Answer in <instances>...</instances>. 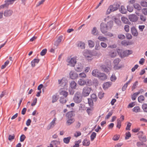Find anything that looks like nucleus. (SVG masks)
<instances>
[{"label": "nucleus", "mask_w": 147, "mask_h": 147, "mask_svg": "<svg viewBox=\"0 0 147 147\" xmlns=\"http://www.w3.org/2000/svg\"><path fill=\"white\" fill-rule=\"evenodd\" d=\"M47 50L46 49H43L40 53V55H45L46 53Z\"/></svg>", "instance_id": "e2e57ef3"}, {"label": "nucleus", "mask_w": 147, "mask_h": 147, "mask_svg": "<svg viewBox=\"0 0 147 147\" xmlns=\"http://www.w3.org/2000/svg\"><path fill=\"white\" fill-rule=\"evenodd\" d=\"M60 94L61 95H62L65 97H67L68 95V92L67 91L65 90H62L60 93Z\"/></svg>", "instance_id": "4c0bfd02"}, {"label": "nucleus", "mask_w": 147, "mask_h": 147, "mask_svg": "<svg viewBox=\"0 0 147 147\" xmlns=\"http://www.w3.org/2000/svg\"><path fill=\"white\" fill-rule=\"evenodd\" d=\"M140 109L139 106H135L132 109V111L135 113L140 112Z\"/></svg>", "instance_id": "2f4dec72"}, {"label": "nucleus", "mask_w": 147, "mask_h": 147, "mask_svg": "<svg viewBox=\"0 0 147 147\" xmlns=\"http://www.w3.org/2000/svg\"><path fill=\"white\" fill-rule=\"evenodd\" d=\"M52 102L53 103L57 101L59 98L57 97V95L56 94L52 96Z\"/></svg>", "instance_id": "bb28decb"}, {"label": "nucleus", "mask_w": 147, "mask_h": 147, "mask_svg": "<svg viewBox=\"0 0 147 147\" xmlns=\"http://www.w3.org/2000/svg\"><path fill=\"white\" fill-rule=\"evenodd\" d=\"M129 26L128 25H125L124 27V29L126 32H128L129 30Z\"/></svg>", "instance_id": "69168bd1"}, {"label": "nucleus", "mask_w": 147, "mask_h": 147, "mask_svg": "<svg viewBox=\"0 0 147 147\" xmlns=\"http://www.w3.org/2000/svg\"><path fill=\"white\" fill-rule=\"evenodd\" d=\"M144 97L143 95H140L138 98V101L140 103H142L144 100Z\"/></svg>", "instance_id": "c9c22d12"}, {"label": "nucleus", "mask_w": 147, "mask_h": 147, "mask_svg": "<svg viewBox=\"0 0 147 147\" xmlns=\"http://www.w3.org/2000/svg\"><path fill=\"white\" fill-rule=\"evenodd\" d=\"M113 23L112 21L108 22L107 23L103 22H102L100 26V29L102 33L105 34L107 31L111 30L113 26Z\"/></svg>", "instance_id": "f257e3e1"}, {"label": "nucleus", "mask_w": 147, "mask_h": 147, "mask_svg": "<svg viewBox=\"0 0 147 147\" xmlns=\"http://www.w3.org/2000/svg\"><path fill=\"white\" fill-rule=\"evenodd\" d=\"M75 121L74 119H67L66 123L68 125H69L73 123Z\"/></svg>", "instance_id": "c756f323"}, {"label": "nucleus", "mask_w": 147, "mask_h": 147, "mask_svg": "<svg viewBox=\"0 0 147 147\" xmlns=\"http://www.w3.org/2000/svg\"><path fill=\"white\" fill-rule=\"evenodd\" d=\"M83 67L82 64L78 63V65H76L75 68V70L77 72H80L82 71Z\"/></svg>", "instance_id": "9d476101"}, {"label": "nucleus", "mask_w": 147, "mask_h": 147, "mask_svg": "<svg viewBox=\"0 0 147 147\" xmlns=\"http://www.w3.org/2000/svg\"><path fill=\"white\" fill-rule=\"evenodd\" d=\"M100 48L99 45V42L98 41H96V46L95 47V49L96 50H99Z\"/></svg>", "instance_id": "8fccbe9b"}, {"label": "nucleus", "mask_w": 147, "mask_h": 147, "mask_svg": "<svg viewBox=\"0 0 147 147\" xmlns=\"http://www.w3.org/2000/svg\"><path fill=\"white\" fill-rule=\"evenodd\" d=\"M142 109L144 112L147 113V104H144L142 105Z\"/></svg>", "instance_id": "3c124183"}, {"label": "nucleus", "mask_w": 147, "mask_h": 147, "mask_svg": "<svg viewBox=\"0 0 147 147\" xmlns=\"http://www.w3.org/2000/svg\"><path fill=\"white\" fill-rule=\"evenodd\" d=\"M69 75L70 78L73 80L76 79L78 77V74L73 71H71L70 72Z\"/></svg>", "instance_id": "6e6552de"}, {"label": "nucleus", "mask_w": 147, "mask_h": 147, "mask_svg": "<svg viewBox=\"0 0 147 147\" xmlns=\"http://www.w3.org/2000/svg\"><path fill=\"white\" fill-rule=\"evenodd\" d=\"M59 101L61 104H64L67 101L63 96H61L60 98Z\"/></svg>", "instance_id": "e433bc0d"}, {"label": "nucleus", "mask_w": 147, "mask_h": 147, "mask_svg": "<svg viewBox=\"0 0 147 147\" xmlns=\"http://www.w3.org/2000/svg\"><path fill=\"white\" fill-rule=\"evenodd\" d=\"M37 99L36 98H34V99L33 100L32 102L31 103V105L32 106H35L36 103H37Z\"/></svg>", "instance_id": "0e129e2a"}, {"label": "nucleus", "mask_w": 147, "mask_h": 147, "mask_svg": "<svg viewBox=\"0 0 147 147\" xmlns=\"http://www.w3.org/2000/svg\"><path fill=\"white\" fill-rule=\"evenodd\" d=\"M118 37L119 39L121 40H123L125 39V36L124 34H120L118 35Z\"/></svg>", "instance_id": "6e6d98bb"}, {"label": "nucleus", "mask_w": 147, "mask_h": 147, "mask_svg": "<svg viewBox=\"0 0 147 147\" xmlns=\"http://www.w3.org/2000/svg\"><path fill=\"white\" fill-rule=\"evenodd\" d=\"M83 53V55H93L90 50L87 49L84 50Z\"/></svg>", "instance_id": "6ab92c4d"}, {"label": "nucleus", "mask_w": 147, "mask_h": 147, "mask_svg": "<svg viewBox=\"0 0 147 147\" xmlns=\"http://www.w3.org/2000/svg\"><path fill=\"white\" fill-rule=\"evenodd\" d=\"M120 6V3L116 2L113 5H111L107 9L106 13L107 14L110 13L111 12H113L119 9Z\"/></svg>", "instance_id": "f03ea898"}, {"label": "nucleus", "mask_w": 147, "mask_h": 147, "mask_svg": "<svg viewBox=\"0 0 147 147\" xmlns=\"http://www.w3.org/2000/svg\"><path fill=\"white\" fill-rule=\"evenodd\" d=\"M114 21L115 23L118 26L121 25V22L119 19H118L117 18H114Z\"/></svg>", "instance_id": "a18cd8bd"}, {"label": "nucleus", "mask_w": 147, "mask_h": 147, "mask_svg": "<svg viewBox=\"0 0 147 147\" xmlns=\"http://www.w3.org/2000/svg\"><path fill=\"white\" fill-rule=\"evenodd\" d=\"M96 134L95 132H93L92 133L90 137V140L91 141H93L96 136Z\"/></svg>", "instance_id": "58836bf2"}, {"label": "nucleus", "mask_w": 147, "mask_h": 147, "mask_svg": "<svg viewBox=\"0 0 147 147\" xmlns=\"http://www.w3.org/2000/svg\"><path fill=\"white\" fill-rule=\"evenodd\" d=\"M26 137L24 134H22L20 137V141L21 142H23L26 139Z\"/></svg>", "instance_id": "13d9d810"}, {"label": "nucleus", "mask_w": 147, "mask_h": 147, "mask_svg": "<svg viewBox=\"0 0 147 147\" xmlns=\"http://www.w3.org/2000/svg\"><path fill=\"white\" fill-rule=\"evenodd\" d=\"M76 58V57H73L71 58L70 59H67V61L68 63L67 64V65L71 67H74L77 62Z\"/></svg>", "instance_id": "39448f33"}, {"label": "nucleus", "mask_w": 147, "mask_h": 147, "mask_svg": "<svg viewBox=\"0 0 147 147\" xmlns=\"http://www.w3.org/2000/svg\"><path fill=\"white\" fill-rule=\"evenodd\" d=\"M134 7L137 10H140L142 9V7L140 5L136 3H134L133 5Z\"/></svg>", "instance_id": "4be33fe9"}, {"label": "nucleus", "mask_w": 147, "mask_h": 147, "mask_svg": "<svg viewBox=\"0 0 147 147\" xmlns=\"http://www.w3.org/2000/svg\"><path fill=\"white\" fill-rule=\"evenodd\" d=\"M39 61V59L36 58H35L31 62V65L32 67H34L35 66V64L38 63Z\"/></svg>", "instance_id": "2eb2a0df"}, {"label": "nucleus", "mask_w": 147, "mask_h": 147, "mask_svg": "<svg viewBox=\"0 0 147 147\" xmlns=\"http://www.w3.org/2000/svg\"><path fill=\"white\" fill-rule=\"evenodd\" d=\"M103 85V88L104 89H106L110 87L111 85V84L110 82H107L106 83H104Z\"/></svg>", "instance_id": "c85d7f7f"}, {"label": "nucleus", "mask_w": 147, "mask_h": 147, "mask_svg": "<svg viewBox=\"0 0 147 147\" xmlns=\"http://www.w3.org/2000/svg\"><path fill=\"white\" fill-rule=\"evenodd\" d=\"M129 41L127 42L125 40H123L121 41V44L122 45L124 46H128L130 44Z\"/></svg>", "instance_id": "a19ab883"}, {"label": "nucleus", "mask_w": 147, "mask_h": 147, "mask_svg": "<svg viewBox=\"0 0 147 147\" xmlns=\"http://www.w3.org/2000/svg\"><path fill=\"white\" fill-rule=\"evenodd\" d=\"M128 17L130 21L133 22H137L138 19V17L134 14L129 15Z\"/></svg>", "instance_id": "423d86ee"}, {"label": "nucleus", "mask_w": 147, "mask_h": 147, "mask_svg": "<svg viewBox=\"0 0 147 147\" xmlns=\"http://www.w3.org/2000/svg\"><path fill=\"white\" fill-rule=\"evenodd\" d=\"M51 143H53L55 145H59L60 144V142L59 141L56 140H53L51 142Z\"/></svg>", "instance_id": "680f3d73"}, {"label": "nucleus", "mask_w": 147, "mask_h": 147, "mask_svg": "<svg viewBox=\"0 0 147 147\" xmlns=\"http://www.w3.org/2000/svg\"><path fill=\"white\" fill-rule=\"evenodd\" d=\"M119 11L122 14L125 13L127 12V9H126L123 5H122L120 8H119Z\"/></svg>", "instance_id": "aec40b11"}, {"label": "nucleus", "mask_w": 147, "mask_h": 147, "mask_svg": "<svg viewBox=\"0 0 147 147\" xmlns=\"http://www.w3.org/2000/svg\"><path fill=\"white\" fill-rule=\"evenodd\" d=\"M131 124L130 122H128L127 124L125 129L126 130H130V127L131 126Z\"/></svg>", "instance_id": "052dcab7"}, {"label": "nucleus", "mask_w": 147, "mask_h": 147, "mask_svg": "<svg viewBox=\"0 0 147 147\" xmlns=\"http://www.w3.org/2000/svg\"><path fill=\"white\" fill-rule=\"evenodd\" d=\"M15 136L14 134L12 135H9V136L8 139L9 141H11L12 140L15 138Z\"/></svg>", "instance_id": "bf43d9fd"}, {"label": "nucleus", "mask_w": 147, "mask_h": 147, "mask_svg": "<svg viewBox=\"0 0 147 147\" xmlns=\"http://www.w3.org/2000/svg\"><path fill=\"white\" fill-rule=\"evenodd\" d=\"M139 138L140 140H142L143 142H145L146 141V137L145 136H143L142 135H141L139 136Z\"/></svg>", "instance_id": "ea45409f"}, {"label": "nucleus", "mask_w": 147, "mask_h": 147, "mask_svg": "<svg viewBox=\"0 0 147 147\" xmlns=\"http://www.w3.org/2000/svg\"><path fill=\"white\" fill-rule=\"evenodd\" d=\"M63 38V36L61 35L59 36L57 38V40L55 42V44H56L57 45H58L61 42Z\"/></svg>", "instance_id": "393cba45"}, {"label": "nucleus", "mask_w": 147, "mask_h": 147, "mask_svg": "<svg viewBox=\"0 0 147 147\" xmlns=\"http://www.w3.org/2000/svg\"><path fill=\"white\" fill-rule=\"evenodd\" d=\"M121 20L122 22L124 24H131V23L129 21L128 19L125 17H122Z\"/></svg>", "instance_id": "f3484780"}, {"label": "nucleus", "mask_w": 147, "mask_h": 147, "mask_svg": "<svg viewBox=\"0 0 147 147\" xmlns=\"http://www.w3.org/2000/svg\"><path fill=\"white\" fill-rule=\"evenodd\" d=\"M123 50L122 49H120L117 48L116 49V51L118 53V55H122Z\"/></svg>", "instance_id": "f704fd0d"}, {"label": "nucleus", "mask_w": 147, "mask_h": 147, "mask_svg": "<svg viewBox=\"0 0 147 147\" xmlns=\"http://www.w3.org/2000/svg\"><path fill=\"white\" fill-rule=\"evenodd\" d=\"M5 3L0 6V9H3L5 7L8 8L9 5L10 3L9 2H7V0H5Z\"/></svg>", "instance_id": "dca6fc26"}, {"label": "nucleus", "mask_w": 147, "mask_h": 147, "mask_svg": "<svg viewBox=\"0 0 147 147\" xmlns=\"http://www.w3.org/2000/svg\"><path fill=\"white\" fill-rule=\"evenodd\" d=\"M120 136L119 135H115L113 138V140L115 141H116L119 140L120 138Z\"/></svg>", "instance_id": "5fc2aeb1"}, {"label": "nucleus", "mask_w": 147, "mask_h": 147, "mask_svg": "<svg viewBox=\"0 0 147 147\" xmlns=\"http://www.w3.org/2000/svg\"><path fill=\"white\" fill-rule=\"evenodd\" d=\"M131 136V135L129 131H127L125 133V140H127Z\"/></svg>", "instance_id": "09e8293b"}, {"label": "nucleus", "mask_w": 147, "mask_h": 147, "mask_svg": "<svg viewBox=\"0 0 147 147\" xmlns=\"http://www.w3.org/2000/svg\"><path fill=\"white\" fill-rule=\"evenodd\" d=\"M88 46L90 48H93L95 45L94 42L91 40H88Z\"/></svg>", "instance_id": "cd10ccee"}, {"label": "nucleus", "mask_w": 147, "mask_h": 147, "mask_svg": "<svg viewBox=\"0 0 147 147\" xmlns=\"http://www.w3.org/2000/svg\"><path fill=\"white\" fill-rule=\"evenodd\" d=\"M91 98L92 100H93L95 102H96L97 99V97L96 95L95 94H92L91 95Z\"/></svg>", "instance_id": "de8ad7c7"}, {"label": "nucleus", "mask_w": 147, "mask_h": 147, "mask_svg": "<svg viewBox=\"0 0 147 147\" xmlns=\"http://www.w3.org/2000/svg\"><path fill=\"white\" fill-rule=\"evenodd\" d=\"M97 78L102 80H104L107 79V76L106 75L105 73H101V72L100 73V74Z\"/></svg>", "instance_id": "9b49d317"}, {"label": "nucleus", "mask_w": 147, "mask_h": 147, "mask_svg": "<svg viewBox=\"0 0 147 147\" xmlns=\"http://www.w3.org/2000/svg\"><path fill=\"white\" fill-rule=\"evenodd\" d=\"M141 5L143 7L147 6V2L146 1H141L140 3Z\"/></svg>", "instance_id": "338daca9"}, {"label": "nucleus", "mask_w": 147, "mask_h": 147, "mask_svg": "<svg viewBox=\"0 0 147 147\" xmlns=\"http://www.w3.org/2000/svg\"><path fill=\"white\" fill-rule=\"evenodd\" d=\"M133 53L131 50H123L122 55H129L132 54Z\"/></svg>", "instance_id": "b1692460"}, {"label": "nucleus", "mask_w": 147, "mask_h": 147, "mask_svg": "<svg viewBox=\"0 0 147 147\" xmlns=\"http://www.w3.org/2000/svg\"><path fill=\"white\" fill-rule=\"evenodd\" d=\"M74 116L75 114L73 111H69L66 114L67 119H74L73 117Z\"/></svg>", "instance_id": "1a4fd4ad"}, {"label": "nucleus", "mask_w": 147, "mask_h": 147, "mask_svg": "<svg viewBox=\"0 0 147 147\" xmlns=\"http://www.w3.org/2000/svg\"><path fill=\"white\" fill-rule=\"evenodd\" d=\"M86 84L87 86H90L92 85V81L91 80H87Z\"/></svg>", "instance_id": "864d4df0"}, {"label": "nucleus", "mask_w": 147, "mask_h": 147, "mask_svg": "<svg viewBox=\"0 0 147 147\" xmlns=\"http://www.w3.org/2000/svg\"><path fill=\"white\" fill-rule=\"evenodd\" d=\"M97 32H98V31L96 27H94L92 30V33L94 35H97L98 34V33Z\"/></svg>", "instance_id": "72a5a7b5"}, {"label": "nucleus", "mask_w": 147, "mask_h": 147, "mask_svg": "<svg viewBox=\"0 0 147 147\" xmlns=\"http://www.w3.org/2000/svg\"><path fill=\"white\" fill-rule=\"evenodd\" d=\"M140 20L142 21L143 22H145L146 20V17H144V16L142 14H140Z\"/></svg>", "instance_id": "774afa93"}, {"label": "nucleus", "mask_w": 147, "mask_h": 147, "mask_svg": "<svg viewBox=\"0 0 147 147\" xmlns=\"http://www.w3.org/2000/svg\"><path fill=\"white\" fill-rule=\"evenodd\" d=\"M111 65L108 66L107 65H102L101 66L102 70L107 73H108L111 69Z\"/></svg>", "instance_id": "0eeeda50"}, {"label": "nucleus", "mask_w": 147, "mask_h": 147, "mask_svg": "<svg viewBox=\"0 0 147 147\" xmlns=\"http://www.w3.org/2000/svg\"><path fill=\"white\" fill-rule=\"evenodd\" d=\"M83 96L79 92H77L75 94L74 97V100L76 103H80L82 100Z\"/></svg>", "instance_id": "7ed1b4c3"}, {"label": "nucleus", "mask_w": 147, "mask_h": 147, "mask_svg": "<svg viewBox=\"0 0 147 147\" xmlns=\"http://www.w3.org/2000/svg\"><path fill=\"white\" fill-rule=\"evenodd\" d=\"M113 113V112L112 111H110L105 117V119H108L112 115Z\"/></svg>", "instance_id": "4d7b16f0"}, {"label": "nucleus", "mask_w": 147, "mask_h": 147, "mask_svg": "<svg viewBox=\"0 0 147 147\" xmlns=\"http://www.w3.org/2000/svg\"><path fill=\"white\" fill-rule=\"evenodd\" d=\"M71 139V137L70 136L65 138L63 139V142L64 143L67 144L69 142Z\"/></svg>", "instance_id": "473e14b6"}, {"label": "nucleus", "mask_w": 147, "mask_h": 147, "mask_svg": "<svg viewBox=\"0 0 147 147\" xmlns=\"http://www.w3.org/2000/svg\"><path fill=\"white\" fill-rule=\"evenodd\" d=\"M92 84L95 87L97 86L98 84V82L96 79H94L92 81Z\"/></svg>", "instance_id": "49530a36"}, {"label": "nucleus", "mask_w": 147, "mask_h": 147, "mask_svg": "<svg viewBox=\"0 0 147 147\" xmlns=\"http://www.w3.org/2000/svg\"><path fill=\"white\" fill-rule=\"evenodd\" d=\"M100 72L99 70L96 69H94L92 71V74L93 76L97 77L98 76Z\"/></svg>", "instance_id": "4468645a"}, {"label": "nucleus", "mask_w": 147, "mask_h": 147, "mask_svg": "<svg viewBox=\"0 0 147 147\" xmlns=\"http://www.w3.org/2000/svg\"><path fill=\"white\" fill-rule=\"evenodd\" d=\"M86 81L83 79H80L78 81V83L81 86H83L85 85L86 84Z\"/></svg>", "instance_id": "5701e85b"}, {"label": "nucleus", "mask_w": 147, "mask_h": 147, "mask_svg": "<svg viewBox=\"0 0 147 147\" xmlns=\"http://www.w3.org/2000/svg\"><path fill=\"white\" fill-rule=\"evenodd\" d=\"M70 86L71 88L75 89L76 88V83L75 81H72L70 83Z\"/></svg>", "instance_id": "7c9ffc66"}, {"label": "nucleus", "mask_w": 147, "mask_h": 147, "mask_svg": "<svg viewBox=\"0 0 147 147\" xmlns=\"http://www.w3.org/2000/svg\"><path fill=\"white\" fill-rule=\"evenodd\" d=\"M58 84H61L62 86H65L66 84V83L65 82V80L63 78L61 80H58Z\"/></svg>", "instance_id": "a878e982"}, {"label": "nucleus", "mask_w": 147, "mask_h": 147, "mask_svg": "<svg viewBox=\"0 0 147 147\" xmlns=\"http://www.w3.org/2000/svg\"><path fill=\"white\" fill-rule=\"evenodd\" d=\"M13 13V11L11 10H6L4 11L3 14L5 17H9L11 16Z\"/></svg>", "instance_id": "f8f14e48"}, {"label": "nucleus", "mask_w": 147, "mask_h": 147, "mask_svg": "<svg viewBox=\"0 0 147 147\" xmlns=\"http://www.w3.org/2000/svg\"><path fill=\"white\" fill-rule=\"evenodd\" d=\"M131 31L132 34L134 36H136L138 35L137 29L134 26L132 27L131 29Z\"/></svg>", "instance_id": "ddd939ff"}, {"label": "nucleus", "mask_w": 147, "mask_h": 147, "mask_svg": "<svg viewBox=\"0 0 147 147\" xmlns=\"http://www.w3.org/2000/svg\"><path fill=\"white\" fill-rule=\"evenodd\" d=\"M93 100H92L91 98H88V102L89 105L91 107L93 106Z\"/></svg>", "instance_id": "c03bdc74"}, {"label": "nucleus", "mask_w": 147, "mask_h": 147, "mask_svg": "<svg viewBox=\"0 0 147 147\" xmlns=\"http://www.w3.org/2000/svg\"><path fill=\"white\" fill-rule=\"evenodd\" d=\"M78 46L82 49H84L85 47V45L84 42L82 41H79L78 43Z\"/></svg>", "instance_id": "412c9836"}, {"label": "nucleus", "mask_w": 147, "mask_h": 147, "mask_svg": "<svg viewBox=\"0 0 147 147\" xmlns=\"http://www.w3.org/2000/svg\"><path fill=\"white\" fill-rule=\"evenodd\" d=\"M98 39L101 41H105L107 40L106 37L99 36L98 37Z\"/></svg>", "instance_id": "603ef678"}, {"label": "nucleus", "mask_w": 147, "mask_h": 147, "mask_svg": "<svg viewBox=\"0 0 147 147\" xmlns=\"http://www.w3.org/2000/svg\"><path fill=\"white\" fill-rule=\"evenodd\" d=\"M90 143V141L86 138L84 139L82 142V144L84 146H89Z\"/></svg>", "instance_id": "a211bd4d"}, {"label": "nucleus", "mask_w": 147, "mask_h": 147, "mask_svg": "<svg viewBox=\"0 0 147 147\" xmlns=\"http://www.w3.org/2000/svg\"><path fill=\"white\" fill-rule=\"evenodd\" d=\"M92 89L91 87L87 86L84 87L83 88L82 93L83 97H86L88 96Z\"/></svg>", "instance_id": "20e7f679"}, {"label": "nucleus", "mask_w": 147, "mask_h": 147, "mask_svg": "<svg viewBox=\"0 0 147 147\" xmlns=\"http://www.w3.org/2000/svg\"><path fill=\"white\" fill-rule=\"evenodd\" d=\"M55 123L51 121L48 126L47 129L49 130L51 128H53L55 125Z\"/></svg>", "instance_id": "79ce46f5"}, {"label": "nucleus", "mask_w": 147, "mask_h": 147, "mask_svg": "<svg viewBox=\"0 0 147 147\" xmlns=\"http://www.w3.org/2000/svg\"><path fill=\"white\" fill-rule=\"evenodd\" d=\"M134 9V6L129 5L127 6V10L129 12H132Z\"/></svg>", "instance_id": "37998d69"}]
</instances>
